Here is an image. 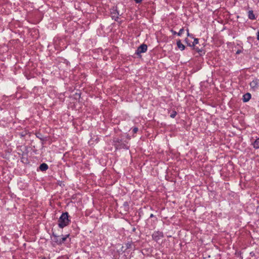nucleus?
<instances>
[{
    "instance_id": "obj_1",
    "label": "nucleus",
    "mask_w": 259,
    "mask_h": 259,
    "mask_svg": "<svg viewBox=\"0 0 259 259\" xmlns=\"http://www.w3.org/2000/svg\"><path fill=\"white\" fill-rule=\"evenodd\" d=\"M67 212H63L58 220V226L60 228H63L69 225L70 220Z\"/></svg>"
},
{
    "instance_id": "obj_2",
    "label": "nucleus",
    "mask_w": 259,
    "mask_h": 259,
    "mask_svg": "<svg viewBox=\"0 0 259 259\" xmlns=\"http://www.w3.org/2000/svg\"><path fill=\"white\" fill-rule=\"evenodd\" d=\"M52 239L53 242H55L56 244L59 245L63 243L66 240V237L63 235L57 236L53 233Z\"/></svg>"
},
{
    "instance_id": "obj_3",
    "label": "nucleus",
    "mask_w": 259,
    "mask_h": 259,
    "mask_svg": "<svg viewBox=\"0 0 259 259\" xmlns=\"http://www.w3.org/2000/svg\"><path fill=\"white\" fill-rule=\"evenodd\" d=\"M250 87L251 89L253 91H256L259 87V79L257 78L254 79L252 81L250 82Z\"/></svg>"
},
{
    "instance_id": "obj_4",
    "label": "nucleus",
    "mask_w": 259,
    "mask_h": 259,
    "mask_svg": "<svg viewBox=\"0 0 259 259\" xmlns=\"http://www.w3.org/2000/svg\"><path fill=\"white\" fill-rule=\"evenodd\" d=\"M147 50V46L145 44H142L136 50V54L139 55L141 53H145Z\"/></svg>"
},
{
    "instance_id": "obj_5",
    "label": "nucleus",
    "mask_w": 259,
    "mask_h": 259,
    "mask_svg": "<svg viewBox=\"0 0 259 259\" xmlns=\"http://www.w3.org/2000/svg\"><path fill=\"white\" fill-rule=\"evenodd\" d=\"M163 236V233L159 231L154 232L152 235L153 239L156 241L162 238Z\"/></svg>"
},
{
    "instance_id": "obj_6",
    "label": "nucleus",
    "mask_w": 259,
    "mask_h": 259,
    "mask_svg": "<svg viewBox=\"0 0 259 259\" xmlns=\"http://www.w3.org/2000/svg\"><path fill=\"white\" fill-rule=\"evenodd\" d=\"M48 168V165L45 163H41L39 166V169L42 171H46Z\"/></svg>"
},
{
    "instance_id": "obj_7",
    "label": "nucleus",
    "mask_w": 259,
    "mask_h": 259,
    "mask_svg": "<svg viewBox=\"0 0 259 259\" xmlns=\"http://www.w3.org/2000/svg\"><path fill=\"white\" fill-rule=\"evenodd\" d=\"M121 142H122L121 140L118 138H115L113 139V143L116 148L121 144Z\"/></svg>"
},
{
    "instance_id": "obj_8",
    "label": "nucleus",
    "mask_w": 259,
    "mask_h": 259,
    "mask_svg": "<svg viewBox=\"0 0 259 259\" xmlns=\"http://www.w3.org/2000/svg\"><path fill=\"white\" fill-rule=\"evenodd\" d=\"M251 98V94L250 93H246L243 96V101L244 102H248Z\"/></svg>"
},
{
    "instance_id": "obj_9",
    "label": "nucleus",
    "mask_w": 259,
    "mask_h": 259,
    "mask_svg": "<svg viewBox=\"0 0 259 259\" xmlns=\"http://www.w3.org/2000/svg\"><path fill=\"white\" fill-rule=\"evenodd\" d=\"M177 45L178 48L182 51L184 50L185 48V46L181 42V41L180 40H177Z\"/></svg>"
},
{
    "instance_id": "obj_10",
    "label": "nucleus",
    "mask_w": 259,
    "mask_h": 259,
    "mask_svg": "<svg viewBox=\"0 0 259 259\" xmlns=\"http://www.w3.org/2000/svg\"><path fill=\"white\" fill-rule=\"evenodd\" d=\"M128 147H129L126 144L121 142V144L118 146L117 149L123 148V149H128Z\"/></svg>"
},
{
    "instance_id": "obj_11",
    "label": "nucleus",
    "mask_w": 259,
    "mask_h": 259,
    "mask_svg": "<svg viewBox=\"0 0 259 259\" xmlns=\"http://www.w3.org/2000/svg\"><path fill=\"white\" fill-rule=\"evenodd\" d=\"M248 18L251 20H255L256 19L254 14H253V11L250 10L248 12Z\"/></svg>"
},
{
    "instance_id": "obj_12",
    "label": "nucleus",
    "mask_w": 259,
    "mask_h": 259,
    "mask_svg": "<svg viewBox=\"0 0 259 259\" xmlns=\"http://www.w3.org/2000/svg\"><path fill=\"white\" fill-rule=\"evenodd\" d=\"M253 146L255 149L259 148V138H257L253 143Z\"/></svg>"
},
{
    "instance_id": "obj_13",
    "label": "nucleus",
    "mask_w": 259,
    "mask_h": 259,
    "mask_svg": "<svg viewBox=\"0 0 259 259\" xmlns=\"http://www.w3.org/2000/svg\"><path fill=\"white\" fill-rule=\"evenodd\" d=\"M35 135H36V137L38 138L39 139H40L41 141H44V139L42 138V135L40 133H36L35 134Z\"/></svg>"
},
{
    "instance_id": "obj_14",
    "label": "nucleus",
    "mask_w": 259,
    "mask_h": 259,
    "mask_svg": "<svg viewBox=\"0 0 259 259\" xmlns=\"http://www.w3.org/2000/svg\"><path fill=\"white\" fill-rule=\"evenodd\" d=\"M177 113L176 111L174 110L171 112V113H170V117L174 118L176 117V116L177 115Z\"/></svg>"
},
{
    "instance_id": "obj_15",
    "label": "nucleus",
    "mask_w": 259,
    "mask_h": 259,
    "mask_svg": "<svg viewBox=\"0 0 259 259\" xmlns=\"http://www.w3.org/2000/svg\"><path fill=\"white\" fill-rule=\"evenodd\" d=\"M184 32V28H181V29L179 30V32H178V33H177V34H178V35H179V36H181V35L183 34V33Z\"/></svg>"
},
{
    "instance_id": "obj_16",
    "label": "nucleus",
    "mask_w": 259,
    "mask_h": 259,
    "mask_svg": "<svg viewBox=\"0 0 259 259\" xmlns=\"http://www.w3.org/2000/svg\"><path fill=\"white\" fill-rule=\"evenodd\" d=\"M199 40L197 38H195L193 41V45H195L197 44H198Z\"/></svg>"
},
{
    "instance_id": "obj_17",
    "label": "nucleus",
    "mask_w": 259,
    "mask_h": 259,
    "mask_svg": "<svg viewBox=\"0 0 259 259\" xmlns=\"http://www.w3.org/2000/svg\"><path fill=\"white\" fill-rule=\"evenodd\" d=\"M138 131V128L136 127H135L133 129V132L134 133H136Z\"/></svg>"
},
{
    "instance_id": "obj_18",
    "label": "nucleus",
    "mask_w": 259,
    "mask_h": 259,
    "mask_svg": "<svg viewBox=\"0 0 259 259\" xmlns=\"http://www.w3.org/2000/svg\"><path fill=\"white\" fill-rule=\"evenodd\" d=\"M79 2H77V3H75L74 6L76 8V9H78V8L79 7Z\"/></svg>"
},
{
    "instance_id": "obj_19",
    "label": "nucleus",
    "mask_w": 259,
    "mask_h": 259,
    "mask_svg": "<svg viewBox=\"0 0 259 259\" xmlns=\"http://www.w3.org/2000/svg\"><path fill=\"white\" fill-rule=\"evenodd\" d=\"M170 31L171 32V33L174 34V35H175V34H177V32L175 31H174V30L171 29L170 30Z\"/></svg>"
},
{
    "instance_id": "obj_20",
    "label": "nucleus",
    "mask_w": 259,
    "mask_h": 259,
    "mask_svg": "<svg viewBox=\"0 0 259 259\" xmlns=\"http://www.w3.org/2000/svg\"><path fill=\"white\" fill-rule=\"evenodd\" d=\"M256 38L259 40V31L257 32Z\"/></svg>"
},
{
    "instance_id": "obj_21",
    "label": "nucleus",
    "mask_w": 259,
    "mask_h": 259,
    "mask_svg": "<svg viewBox=\"0 0 259 259\" xmlns=\"http://www.w3.org/2000/svg\"><path fill=\"white\" fill-rule=\"evenodd\" d=\"M187 35H188V36H191V35L189 33V30H188V29H187Z\"/></svg>"
},
{
    "instance_id": "obj_22",
    "label": "nucleus",
    "mask_w": 259,
    "mask_h": 259,
    "mask_svg": "<svg viewBox=\"0 0 259 259\" xmlns=\"http://www.w3.org/2000/svg\"><path fill=\"white\" fill-rule=\"evenodd\" d=\"M154 217V215L153 214H151L150 217L153 218Z\"/></svg>"
},
{
    "instance_id": "obj_23",
    "label": "nucleus",
    "mask_w": 259,
    "mask_h": 259,
    "mask_svg": "<svg viewBox=\"0 0 259 259\" xmlns=\"http://www.w3.org/2000/svg\"><path fill=\"white\" fill-rule=\"evenodd\" d=\"M41 259H47L46 257L45 256H43L41 257Z\"/></svg>"
}]
</instances>
